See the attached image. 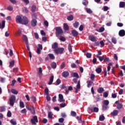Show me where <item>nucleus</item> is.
<instances>
[{"label": "nucleus", "mask_w": 125, "mask_h": 125, "mask_svg": "<svg viewBox=\"0 0 125 125\" xmlns=\"http://www.w3.org/2000/svg\"><path fill=\"white\" fill-rule=\"evenodd\" d=\"M55 34L57 36H60L63 33V31L61 27L59 26V27H56L55 28Z\"/></svg>", "instance_id": "f257e3e1"}, {"label": "nucleus", "mask_w": 125, "mask_h": 125, "mask_svg": "<svg viewBox=\"0 0 125 125\" xmlns=\"http://www.w3.org/2000/svg\"><path fill=\"white\" fill-rule=\"evenodd\" d=\"M16 101V96L14 95H12L9 99V104L11 106H13L14 104V103Z\"/></svg>", "instance_id": "f03ea898"}, {"label": "nucleus", "mask_w": 125, "mask_h": 125, "mask_svg": "<svg viewBox=\"0 0 125 125\" xmlns=\"http://www.w3.org/2000/svg\"><path fill=\"white\" fill-rule=\"evenodd\" d=\"M64 50V48L61 47V48H58L56 49H54V51L55 54H56V55H58L59 53L60 54H62Z\"/></svg>", "instance_id": "7ed1b4c3"}, {"label": "nucleus", "mask_w": 125, "mask_h": 125, "mask_svg": "<svg viewBox=\"0 0 125 125\" xmlns=\"http://www.w3.org/2000/svg\"><path fill=\"white\" fill-rule=\"evenodd\" d=\"M29 21L27 19V18L25 16L22 17V21H21V24L23 25H26L28 23Z\"/></svg>", "instance_id": "20e7f679"}, {"label": "nucleus", "mask_w": 125, "mask_h": 125, "mask_svg": "<svg viewBox=\"0 0 125 125\" xmlns=\"http://www.w3.org/2000/svg\"><path fill=\"white\" fill-rule=\"evenodd\" d=\"M22 18L21 16L18 15L16 17V21L17 23L21 24Z\"/></svg>", "instance_id": "39448f33"}, {"label": "nucleus", "mask_w": 125, "mask_h": 125, "mask_svg": "<svg viewBox=\"0 0 125 125\" xmlns=\"http://www.w3.org/2000/svg\"><path fill=\"white\" fill-rule=\"evenodd\" d=\"M30 121L33 125H36V123H38V117L36 115L33 116V118L31 119Z\"/></svg>", "instance_id": "423d86ee"}, {"label": "nucleus", "mask_w": 125, "mask_h": 125, "mask_svg": "<svg viewBox=\"0 0 125 125\" xmlns=\"http://www.w3.org/2000/svg\"><path fill=\"white\" fill-rule=\"evenodd\" d=\"M115 104H117V108L118 110H120L122 108V107H123V104H122V103H119V101H117L115 102Z\"/></svg>", "instance_id": "0eeeda50"}, {"label": "nucleus", "mask_w": 125, "mask_h": 125, "mask_svg": "<svg viewBox=\"0 0 125 125\" xmlns=\"http://www.w3.org/2000/svg\"><path fill=\"white\" fill-rule=\"evenodd\" d=\"M59 99L58 100V101L60 103H62L64 102V100L63 99V95L62 94H59Z\"/></svg>", "instance_id": "6e6552de"}, {"label": "nucleus", "mask_w": 125, "mask_h": 125, "mask_svg": "<svg viewBox=\"0 0 125 125\" xmlns=\"http://www.w3.org/2000/svg\"><path fill=\"white\" fill-rule=\"evenodd\" d=\"M81 88V84H80V81H78V84L77 85V87L75 88V93H78V89H80Z\"/></svg>", "instance_id": "1a4fd4ad"}, {"label": "nucleus", "mask_w": 125, "mask_h": 125, "mask_svg": "<svg viewBox=\"0 0 125 125\" xmlns=\"http://www.w3.org/2000/svg\"><path fill=\"white\" fill-rule=\"evenodd\" d=\"M119 35L120 37H123L125 36V31L124 29L121 30L119 31Z\"/></svg>", "instance_id": "9d476101"}, {"label": "nucleus", "mask_w": 125, "mask_h": 125, "mask_svg": "<svg viewBox=\"0 0 125 125\" xmlns=\"http://www.w3.org/2000/svg\"><path fill=\"white\" fill-rule=\"evenodd\" d=\"M71 76L73 78H76L77 79H79V76L78 73L73 72L71 73Z\"/></svg>", "instance_id": "9b49d317"}, {"label": "nucleus", "mask_w": 125, "mask_h": 125, "mask_svg": "<svg viewBox=\"0 0 125 125\" xmlns=\"http://www.w3.org/2000/svg\"><path fill=\"white\" fill-rule=\"evenodd\" d=\"M69 73L68 71H63L62 73V77L66 78L69 76Z\"/></svg>", "instance_id": "f8f14e48"}, {"label": "nucleus", "mask_w": 125, "mask_h": 125, "mask_svg": "<svg viewBox=\"0 0 125 125\" xmlns=\"http://www.w3.org/2000/svg\"><path fill=\"white\" fill-rule=\"evenodd\" d=\"M71 33L73 37H76L78 35L79 33L76 30H72L71 31Z\"/></svg>", "instance_id": "ddd939ff"}, {"label": "nucleus", "mask_w": 125, "mask_h": 125, "mask_svg": "<svg viewBox=\"0 0 125 125\" xmlns=\"http://www.w3.org/2000/svg\"><path fill=\"white\" fill-rule=\"evenodd\" d=\"M89 39L92 42H95L96 41V38L93 35L89 36Z\"/></svg>", "instance_id": "4468645a"}, {"label": "nucleus", "mask_w": 125, "mask_h": 125, "mask_svg": "<svg viewBox=\"0 0 125 125\" xmlns=\"http://www.w3.org/2000/svg\"><path fill=\"white\" fill-rule=\"evenodd\" d=\"M37 21L35 19H33L31 21V25L33 27H35L37 25Z\"/></svg>", "instance_id": "2eb2a0df"}, {"label": "nucleus", "mask_w": 125, "mask_h": 125, "mask_svg": "<svg viewBox=\"0 0 125 125\" xmlns=\"http://www.w3.org/2000/svg\"><path fill=\"white\" fill-rule=\"evenodd\" d=\"M90 110L92 111H93V112H95V113H97L99 112V109L98 107H94L93 108H90Z\"/></svg>", "instance_id": "dca6fc26"}, {"label": "nucleus", "mask_w": 125, "mask_h": 125, "mask_svg": "<svg viewBox=\"0 0 125 125\" xmlns=\"http://www.w3.org/2000/svg\"><path fill=\"white\" fill-rule=\"evenodd\" d=\"M118 113H119V111L118 110H113V112H111V114L113 116H117Z\"/></svg>", "instance_id": "f3484780"}, {"label": "nucleus", "mask_w": 125, "mask_h": 125, "mask_svg": "<svg viewBox=\"0 0 125 125\" xmlns=\"http://www.w3.org/2000/svg\"><path fill=\"white\" fill-rule=\"evenodd\" d=\"M22 39L23 41L25 42V43H28V38L25 35H22Z\"/></svg>", "instance_id": "a211bd4d"}, {"label": "nucleus", "mask_w": 125, "mask_h": 125, "mask_svg": "<svg viewBox=\"0 0 125 125\" xmlns=\"http://www.w3.org/2000/svg\"><path fill=\"white\" fill-rule=\"evenodd\" d=\"M104 90L103 87H99L97 90L98 93H99L100 94L103 93V92H104Z\"/></svg>", "instance_id": "6ab92c4d"}, {"label": "nucleus", "mask_w": 125, "mask_h": 125, "mask_svg": "<svg viewBox=\"0 0 125 125\" xmlns=\"http://www.w3.org/2000/svg\"><path fill=\"white\" fill-rule=\"evenodd\" d=\"M5 21H2L1 23L0 22V29L2 28L3 29L5 27Z\"/></svg>", "instance_id": "aec40b11"}, {"label": "nucleus", "mask_w": 125, "mask_h": 125, "mask_svg": "<svg viewBox=\"0 0 125 125\" xmlns=\"http://www.w3.org/2000/svg\"><path fill=\"white\" fill-rule=\"evenodd\" d=\"M119 7L121 8H123L125 7V2L121 1L119 4Z\"/></svg>", "instance_id": "412c9836"}, {"label": "nucleus", "mask_w": 125, "mask_h": 125, "mask_svg": "<svg viewBox=\"0 0 125 125\" xmlns=\"http://www.w3.org/2000/svg\"><path fill=\"white\" fill-rule=\"evenodd\" d=\"M54 80V76L52 75L49 80V82H48V85H51Z\"/></svg>", "instance_id": "4be33fe9"}, {"label": "nucleus", "mask_w": 125, "mask_h": 125, "mask_svg": "<svg viewBox=\"0 0 125 125\" xmlns=\"http://www.w3.org/2000/svg\"><path fill=\"white\" fill-rule=\"evenodd\" d=\"M58 44L57 42H54L52 45V49H56L58 48Z\"/></svg>", "instance_id": "5701e85b"}, {"label": "nucleus", "mask_w": 125, "mask_h": 125, "mask_svg": "<svg viewBox=\"0 0 125 125\" xmlns=\"http://www.w3.org/2000/svg\"><path fill=\"white\" fill-rule=\"evenodd\" d=\"M51 66L53 69H56L57 67V63L55 62H52L51 63Z\"/></svg>", "instance_id": "b1692460"}, {"label": "nucleus", "mask_w": 125, "mask_h": 125, "mask_svg": "<svg viewBox=\"0 0 125 125\" xmlns=\"http://www.w3.org/2000/svg\"><path fill=\"white\" fill-rule=\"evenodd\" d=\"M73 19H74L73 16L72 15H70L69 16H67V20L70 21H73Z\"/></svg>", "instance_id": "393cba45"}, {"label": "nucleus", "mask_w": 125, "mask_h": 125, "mask_svg": "<svg viewBox=\"0 0 125 125\" xmlns=\"http://www.w3.org/2000/svg\"><path fill=\"white\" fill-rule=\"evenodd\" d=\"M63 28L65 31H68L69 30V26L66 23L63 24Z\"/></svg>", "instance_id": "a878e982"}, {"label": "nucleus", "mask_w": 125, "mask_h": 125, "mask_svg": "<svg viewBox=\"0 0 125 125\" xmlns=\"http://www.w3.org/2000/svg\"><path fill=\"white\" fill-rule=\"evenodd\" d=\"M109 108L108 105H105L103 104L102 107V110L103 111H105L107 110Z\"/></svg>", "instance_id": "bb28decb"}, {"label": "nucleus", "mask_w": 125, "mask_h": 125, "mask_svg": "<svg viewBox=\"0 0 125 125\" xmlns=\"http://www.w3.org/2000/svg\"><path fill=\"white\" fill-rule=\"evenodd\" d=\"M109 104V102L107 100H105L103 101V105L108 106Z\"/></svg>", "instance_id": "cd10ccee"}, {"label": "nucleus", "mask_w": 125, "mask_h": 125, "mask_svg": "<svg viewBox=\"0 0 125 125\" xmlns=\"http://www.w3.org/2000/svg\"><path fill=\"white\" fill-rule=\"evenodd\" d=\"M105 30V29L104 28V27H101L100 28H99V30H97V32H99L100 33H102V32H104V31Z\"/></svg>", "instance_id": "c85d7f7f"}, {"label": "nucleus", "mask_w": 125, "mask_h": 125, "mask_svg": "<svg viewBox=\"0 0 125 125\" xmlns=\"http://www.w3.org/2000/svg\"><path fill=\"white\" fill-rule=\"evenodd\" d=\"M15 63L14 60H12V61L10 62H9V67H13L14 66Z\"/></svg>", "instance_id": "c756f323"}, {"label": "nucleus", "mask_w": 125, "mask_h": 125, "mask_svg": "<svg viewBox=\"0 0 125 125\" xmlns=\"http://www.w3.org/2000/svg\"><path fill=\"white\" fill-rule=\"evenodd\" d=\"M48 56L49 57L51 60H55V57L53 54H51V53L49 54Z\"/></svg>", "instance_id": "7c9ffc66"}, {"label": "nucleus", "mask_w": 125, "mask_h": 125, "mask_svg": "<svg viewBox=\"0 0 125 125\" xmlns=\"http://www.w3.org/2000/svg\"><path fill=\"white\" fill-rule=\"evenodd\" d=\"M104 119H105V117L104 116V115H101L100 116V117H99L100 121H104Z\"/></svg>", "instance_id": "2f4dec72"}, {"label": "nucleus", "mask_w": 125, "mask_h": 125, "mask_svg": "<svg viewBox=\"0 0 125 125\" xmlns=\"http://www.w3.org/2000/svg\"><path fill=\"white\" fill-rule=\"evenodd\" d=\"M68 49L70 53H71L72 52V46L70 43H69L68 45Z\"/></svg>", "instance_id": "473e14b6"}, {"label": "nucleus", "mask_w": 125, "mask_h": 125, "mask_svg": "<svg viewBox=\"0 0 125 125\" xmlns=\"http://www.w3.org/2000/svg\"><path fill=\"white\" fill-rule=\"evenodd\" d=\"M53 114L52 113V112L49 111L48 114V118H50L51 119H52L53 118Z\"/></svg>", "instance_id": "72a5a7b5"}, {"label": "nucleus", "mask_w": 125, "mask_h": 125, "mask_svg": "<svg viewBox=\"0 0 125 125\" xmlns=\"http://www.w3.org/2000/svg\"><path fill=\"white\" fill-rule=\"evenodd\" d=\"M96 71L98 74H100L102 71V69L101 67H99L96 69Z\"/></svg>", "instance_id": "f704fd0d"}, {"label": "nucleus", "mask_w": 125, "mask_h": 125, "mask_svg": "<svg viewBox=\"0 0 125 125\" xmlns=\"http://www.w3.org/2000/svg\"><path fill=\"white\" fill-rule=\"evenodd\" d=\"M87 83H87V87L88 88H89L92 85L93 82L90 81H87Z\"/></svg>", "instance_id": "c9c22d12"}, {"label": "nucleus", "mask_w": 125, "mask_h": 125, "mask_svg": "<svg viewBox=\"0 0 125 125\" xmlns=\"http://www.w3.org/2000/svg\"><path fill=\"white\" fill-rule=\"evenodd\" d=\"M11 92L12 94L17 95L18 94V91L15 89H11Z\"/></svg>", "instance_id": "e433bc0d"}, {"label": "nucleus", "mask_w": 125, "mask_h": 125, "mask_svg": "<svg viewBox=\"0 0 125 125\" xmlns=\"http://www.w3.org/2000/svg\"><path fill=\"white\" fill-rule=\"evenodd\" d=\"M36 6L34 5H32L31 7V12L32 13H34L36 11Z\"/></svg>", "instance_id": "4c0bfd02"}, {"label": "nucleus", "mask_w": 125, "mask_h": 125, "mask_svg": "<svg viewBox=\"0 0 125 125\" xmlns=\"http://www.w3.org/2000/svg\"><path fill=\"white\" fill-rule=\"evenodd\" d=\"M96 57H97V58H98L99 59V60H100V61L101 62H102V61H103V60H104V57H103V56H99V55H97L96 56Z\"/></svg>", "instance_id": "58836bf2"}, {"label": "nucleus", "mask_w": 125, "mask_h": 125, "mask_svg": "<svg viewBox=\"0 0 125 125\" xmlns=\"http://www.w3.org/2000/svg\"><path fill=\"white\" fill-rule=\"evenodd\" d=\"M79 25V22L75 21V22L73 24V26L75 28H77L78 27Z\"/></svg>", "instance_id": "ea45409f"}, {"label": "nucleus", "mask_w": 125, "mask_h": 125, "mask_svg": "<svg viewBox=\"0 0 125 125\" xmlns=\"http://www.w3.org/2000/svg\"><path fill=\"white\" fill-rule=\"evenodd\" d=\"M42 68L40 67L39 70V72H38V74L40 76V77H41L42 76Z\"/></svg>", "instance_id": "a19ab883"}, {"label": "nucleus", "mask_w": 125, "mask_h": 125, "mask_svg": "<svg viewBox=\"0 0 125 125\" xmlns=\"http://www.w3.org/2000/svg\"><path fill=\"white\" fill-rule=\"evenodd\" d=\"M20 106L21 108L24 107V104L23 102H21V101L20 102Z\"/></svg>", "instance_id": "79ce46f5"}, {"label": "nucleus", "mask_w": 125, "mask_h": 125, "mask_svg": "<svg viewBox=\"0 0 125 125\" xmlns=\"http://www.w3.org/2000/svg\"><path fill=\"white\" fill-rule=\"evenodd\" d=\"M112 42L114 44H116V43H117V40H116V38H115V37H112Z\"/></svg>", "instance_id": "37998d69"}, {"label": "nucleus", "mask_w": 125, "mask_h": 125, "mask_svg": "<svg viewBox=\"0 0 125 125\" xmlns=\"http://www.w3.org/2000/svg\"><path fill=\"white\" fill-rule=\"evenodd\" d=\"M22 11L23 12L27 14L28 13V10L26 7H24L22 8Z\"/></svg>", "instance_id": "c03bdc74"}, {"label": "nucleus", "mask_w": 125, "mask_h": 125, "mask_svg": "<svg viewBox=\"0 0 125 125\" xmlns=\"http://www.w3.org/2000/svg\"><path fill=\"white\" fill-rule=\"evenodd\" d=\"M61 89H67V86L63 84L61 85Z\"/></svg>", "instance_id": "a18cd8bd"}, {"label": "nucleus", "mask_w": 125, "mask_h": 125, "mask_svg": "<svg viewBox=\"0 0 125 125\" xmlns=\"http://www.w3.org/2000/svg\"><path fill=\"white\" fill-rule=\"evenodd\" d=\"M11 123L13 125H17V123L16 122V121L14 120V119H12L10 121Z\"/></svg>", "instance_id": "49530a36"}, {"label": "nucleus", "mask_w": 125, "mask_h": 125, "mask_svg": "<svg viewBox=\"0 0 125 125\" xmlns=\"http://www.w3.org/2000/svg\"><path fill=\"white\" fill-rule=\"evenodd\" d=\"M65 62H62L61 65V69H63L65 67Z\"/></svg>", "instance_id": "de8ad7c7"}, {"label": "nucleus", "mask_w": 125, "mask_h": 125, "mask_svg": "<svg viewBox=\"0 0 125 125\" xmlns=\"http://www.w3.org/2000/svg\"><path fill=\"white\" fill-rule=\"evenodd\" d=\"M71 115L73 117H75V116H76L77 113L75 111H72L71 112Z\"/></svg>", "instance_id": "09e8293b"}, {"label": "nucleus", "mask_w": 125, "mask_h": 125, "mask_svg": "<svg viewBox=\"0 0 125 125\" xmlns=\"http://www.w3.org/2000/svg\"><path fill=\"white\" fill-rule=\"evenodd\" d=\"M86 11L88 14H92V11H91V10L90 8H86Z\"/></svg>", "instance_id": "8fccbe9b"}, {"label": "nucleus", "mask_w": 125, "mask_h": 125, "mask_svg": "<svg viewBox=\"0 0 125 125\" xmlns=\"http://www.w3.org/2000/svg\"><path fill=\"white\" fill-rule=\"evenodd\" d=\"M49 90H48V88L47 87L45 89H44V93L46 95H49Z\"/></svg>", "instance_id": "3c124183"}, {"label": "nucleus", "mask_w": 125, "mask_h": 125, "mask_svg": "<svg viewBox=\"0 0 125 125\" xmlns=\"http://www.w3.org/2000/svg\"><path fill=\"white\" fill-rule=\"evenodd\" d=\"M32 101L34 103H35V102H36V98L34 95L32 96Z\"/></svg>", "instance_id": "603ef678"}, {"label": "nucleus", "mask_w": 125, "mask_h": 125, "mask_svg": "<svg viewBox=\"0 0 125 125\" xmlns=\"http://www.w3.org/2000/svg\"><path fill=\"white\" fill-rule=\"evenodd\" d=\"M83 4L84 6H87L88 4V1L86 0H83Z\"/></svg>", "instance_id": "864d4df0"}, {"label": "nucleus", "mask_w": 125, "mask_h": 125, "mask_svg": "<svg viewBox=\"0 0 125 125\" xmlns=\"http://www.w3.org/2000/svg\"><path fill=\"white\" fill-rule=\"evenodd\" d=\"M95 78V75L94 74H91V77H90V79L92 81H94V79Z\"/></svg>", "instance_id": "5fc2aeb1"}, {"label": "nucleus", "mask_w": 125, "mask_h": 125, "mask_svg": "<svg viewBox=\"0 0 125 125\" xmlns=\"http://www.w3.org/2000/svg\"><path fill=\"white\" fill-rule=\"evenodd\" d=\"M60 40L61 41H62V42H64L65 41V37H64L63 36H61Z\"/></svg>", "instance_id": "6e6d98bb"}, {"label": "nucleus", "mask_w": 125, "mask_h": 125, "mask_svg": "<svg viewBox=\"0 0 125 125\" xmlns=\"http://www.w3.org/2000/svg\"><path fill=\"white\" fill-rule=\"evenodd\" d=\"M38 47L37 48V49H39L40 50H42L43 47H42V45L41 44H38Z\"/></svg>", "instance_id": "4d7b16f0"}, {"label": "nucleus", "mask_w": 125, "mask_h": 125, "mask_svg": "<svg viewBox=\"0 0 125 125\" xmlns=\"http://www.w3.org/2000/svg\"><path fill=\"white\" fill-rule=\"evenodd\" d=\"M26 109L25 108H23V109H22L20 112L21 113V114H24V113H26Z\"/></svg>", "instance_id": "13d9d810"}, {"label": "nucleus", "mask_w": 125, "mask_h": 125, "mask_svg": "<svg viewBox=\"0 0 125 125\" xmlns=\"http://www.w3.org/2000/svg\"><path fill=\"white\" fill-rule=\"evenodd\" d=\"M109 61V58L108 57H106L104 59V62H108Z\"/></svg>", "instance_id": "bf43d9fd"}, {"label": "nucleus", "mask_w": 125, "mask_h": 125, "mask_svg": "<svg viewBox=\"0 0 125 125\" xmlns=\"http://www.w3.org/2000/svg\"><path fill=\"white\" fill-rule=\"evenodd\" d=\"M95 99L96 100V101H97V102L100 101V100H101V98H100V96H99V95H97L96 96V97H95Z\"/></svg>", "instance_id": "052dcab7"}, {"label": "nucleus", "mask_w": 125, "mask_h": 125, "mask_svg": "<svg viewBox=\"0 0 125 125\" xmlns=\"http://www.w3.org/2000/svg\"><path fill=\"white\" fill-rule=\"evenodd\" d=\"M7 115V117H9V118H10V117H11V116H12V113H11V112L10 110H9V111H8Z\"/></svg>", "instance_id": "680f3d73"}, {"label": "nucleus", "mask_w": 125, "mask_h": 125, "mask_svg": "<svg viewBox=\"0 0 125 125\" xmlns=\"http://www.w3.org/2000/svg\"><path fill=\"white\" fill-rule=\"evenodd\" d=\"M108 96V93L107 92H104V94H103V96L104 98H107Z\"/></svg>", "instance_id": "e2e57ef3"}, {"label": "nucleus", "mask_w": 125, "mask_h": 125, "mask_svg": "<svg viewBox=\"0 0 125 125\" xmlns=\"http://www.w3.org/2000/svg\"><path fill=\"white\" fill-rule=\"evenodd\" d=\"M86 56L87 58L90 59L91 57V54L89 53H86Z\"/></svg>", "instance_id": "0e129e2a"}, {"label": "nucleus", "mask_w": 125, "mask_h": 125, "mask_svg": "<svg viewBox=\"0 0 125 125\" xmlns=\"http://www.w3.org/2000/svg\"><path fill=\"white\" fill-rule=\"evenodd\" d=\"M117 97V93H112V98H116Z\"/></svg>", "instance_id": "69168bd1"}, {"label": "nucleus", "mask_w": 125, "mask_h": 125, "mask_svg": "<svg viewBox=\"0 0 125 125\" xmlns=\"http://www.w3.org/2000/svg\"><path fill=\"white\" fill-rule=\"evenodd\" d=\"M7 10L9 11H13V8L11 6H8L7 7Z\"/></svg>", "instance_id": "338daca9"}, {"label": "nucleus", "mask_w": 125, "mask_h": 125, "mask_svg": "<svg viewBox=\"0 0 125 125\" xmlns=\"http://www.w3.org/2000/svg\"><path fill=\"white\" fill-rule=\"evenodd\" d=\"M61 116L62 117V118H66V115L65 114V113L64 112H63V113H61Z\"/></svg>", "instance_id": "774afa93"}]
</instances>
